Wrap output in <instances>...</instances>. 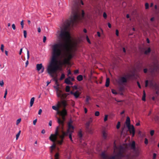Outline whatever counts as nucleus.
Returning <instances> with one entry per match:
<instances>
[{"mask_svg":"<svg viewBox=\"0 0 159 159\" xmlns=\"http://www.w3.org/2000/svg\"><path fill=\"white\" fill-rule=\"evenodd\" d=\"M80 17L77 13H75L70 20L66 22L63 29L61 30L59 34V39L61 42L55 43L51 46L52 57L47 68L48 73L52 77H54V74L60 69L58 64L57 58L61 56L64 50L68 53L67 58L70 61L73 56V54L70 52L71 47L70 44V36L68 30L70 26H74L80 20Z\"/></svg>","mask_w":159,"mask_h":159,"instance_id":"nucleus-1","label":"nucleus"},{"mask_svg":"<svg viewBox=\"0 0 159 159\" xmlns=\"http://www.w3.org/2000/svg\"><path fill=\"white\" fill-rule=\"evenodd\" d=\"M73 121L71 120H70L68 123V129L66 132L61 130V132L59 131V126L57 127L55 133L54 134H51L49 138V139L52 142L56 141L57 138V136H58L61 139L60 140H57V143L59 145H61L63 142L64 137L69 135V138L70 140L72 142V134L74 132V127L72 125Z\"/></svg>","mask_w":159,"mask_h":159,"instance_id":"nucleus-2","label":"nucleus"},{"mask_svg":"<svg viewBox=\"0 0 159 159\" xmlns=\"http://www.w3.org/2000/svg\"><path fill=\"white\" fill-rule=\"evenodd\" d=\"M124 150V149L122 146H120L117 148L115 144L114 148V153L116 154L115 156H109L104 152L102 153L101 156L103 159H131L129 155H124L123 152Z\"/></svg>","mask_w":159,"mask_h":159,"instance_id":"nucleus-3","label":"nucleus"},{"mask_svg":"<svg viewBox=\"0 0 159 159\" xmlns=\"http://www.w3.org/2000/svg\"><path fill=\"white\" fill-rule=\"evenodd\" d=\"M129 75L128 74L125 75V76L120 77L117 80V82L120 84H122L124 83H125L127 82V79L129 77Z\"/></svg>","mask_w":159,"mask_h":159,"instance_id":"nucleus-4","label":"nucleus"},{"mask_svg":"<svg viewBox=\"0 0 159 159\" xmlns=\"http://www.w3.org/2000/svg\"><path fill=\"white\" fill-rule=\"evenodd\" d=\"M62 120H61L59 118H57V122L61 126V130L63 129V126L64 125V122L65 120V116H61Z\"/></svg>","mask_w":159,"mask_h":159,"instance_id":"nucleus-5","label":"nucleus"},{"mask_svg":"<svg viewBox=\"0 0 159 159\" xmlns=\"http://www.w3.org/2000/svg\"><path fill=\"white\" fill-rule=\"evenodd\" d=\"M129 133L132 134V137H134L135 133V130L133 125L129 126V127H127Z\"/></svg>","mask_w":159,"mask_h":159,"instance_id":"nucleus-6","label":"nucleus"},{"mask_svg":"<svg viewBox=\"0 0 159 159\" xmlns=\"http://www.w3.org/2000/svg\"><path fill=\"white\" fill-rule=\"evenodd\" d=\"M44 68L43 66L42 63L37 64L36 65V70L38 71H39L41 70L40 73H42L44 71Z\"/></svg>","mask_w":159,"mask_h":159,"instance_id":"nucleus-7","label":"nucleus"},{"mask_svg":"<svg viewBox=\"0 0 159 159\" xmlns=\"http://www.w3.org/2000/svg\"><path fill=\"white\" fill-rule=\"evenodd\" d=\"M70 93L71 94L73 95L76 98H78L81 94V93L78 91H76L75 92L71 91L70 92Z\"/></svg>","mask_w":159,"mask_h":159,"instance_id":"nucleus-8","label":"nucleus"},{"mask_svg":"<svg viewBox=\"0 0 159 159\" xmlns=\"http://www.w3.org/2000/svg\"><path fill=\"white\" fill-rule=\"evenodd\" d=\"M58 114H60L61 116H66L67 112L65 108H64L61 111H58Z\"/></svg>","mask_w":159,"mask_h":159,"instance_id":"nucleus-9","label":"nucleus"},{"mask_svg":"<svg viewBox=\"0 0 159 159\" xmlns=\"http://www.w3.org/2000/svg\"><path fill=\"white\" fill-rule=\"evenodd\" d=\"M57 90V95L58 97H60L61 96L62 91L59 89L58 88H56Z\"/></svg>","mask_w":159,"mask_h":159,"instance_id":"nucleus-10","label":"nucleus"},{"mask_svg":"<svg viewBox=\"0 0 159 159\" xmlns=\"http://www.w3.org/2000/svg\"><path fill=\"white\" fill-rule=\"evenodd\" d=\"M102 136L103 139H106L107 136V132L106 131L103 130L102 131Z\"/></svg>","mask_w":159,"mask_h":159,"instance_id":"nucleus-11","label":"nucleus"},{"mask_svg":"<svg viewBox=\"0 0 159 159\" xmlns=\"http://www.w3.org/2000/svg\"><path fill=\"white\" fill-rule=\"evenodd\" d=\"M125 123L127 127H129V126L131 125L130 124V118L128 116L126 118Z\"/></svg>","mask_w":159,"mask_h":159,"instance_id":"nucleus-12","label":"nucleus"},{"mask_svg":"<svg viewBox=\"0 0 159 159\" xmlns=\"http://www.w3.org/2000/svg\"><path fill=\"white\" fill-rule=\"evenodd\" d=\"M70 77H69L68 78H66L65 80V83L67 84H72V82L70 81Z\"/></svg>","mask_w":159,"mask_h":159,"instance_id":"nucleus-13","label":"nucleus"},{"mask_svg":"<svg viewBox=\"0 0 159 159\" xmlns=\"http://www.w3.org/2000/svg\"><path fill=\"white\" fill-rule=\"evenodd\" d=\"M130 146L132 149L134 151L135 150V142L134 141H133L132 143L130 144Z\"/></svg>","mask_w":159,"mask_h":159,"instance_id":"nucleus-14","label":"nucleus"},{"mask_svg":"<svg viewBox=\"0 0 159 159\" xmlns=\"http://www.w3.org/2000/svg\"><path fill=\"white\" fill-rule=\"evenodd\" d=\"M69 60L67 58L64 59L62 62V64L63 65L68 64L69 63Z\"/></svg>","mask_w":159,"mask_h":159,"instance_id":"nucleus-15","label":"nucleus"},{"mask_svg":"<svg viewBox=\"0 0 159 159\" xmlns=\"http://www.w3.org/2000/svg\"><path fill=\"white\" fill-rule=\"evenodd\" d=\"M27 60L26 61L25 63L26 66H25L26 67L29 64V61L28 60L29 58V51L27 49Z\"/></svg>","mask_w":159,"mask_h":159,"instance_id":"nucleus-16","label":"nucleus"},{"mask_svg":"<svg viewBox=\"0 0 159 159\" xmlns=\"http://www.w3.org/2000/svg\"><path fill=\"white\" fill-rule=\"evenodd\" d=\"M93 120L92 118H90L89 120L86 123V126L87 128H88L90 124L92 122Z\"/></svg>","mask_w":159,"mask_h":159,"instance_id":"nucleus-17","label":"nucleus"},{"mask_svg":"<svg viewBox=\"0 0 159 159\" xmlns=\"http://www.w3.org/2000/svg\"><path fill=\"white\" fill-rule=\"evenodd\" d=\"M110 84V79L109 78H107L106 80L105 86L106 87H108Z\"/></svg>","mask_w":159,"mask_h":159,"instance_id":"nucleus-18","label":"nucleus"},{"mask_svg":"<svg viewBox=\"0 0 159 159\" xmlns=\"http://www.w3.org/2000/svg\"><path fill=\"white\" fill-rule=\"evenodd\" d=\"M57 140H57V139L56 141H55L54 142H53V144L50 147V149H52L53 150V149L56 148V144H55V142H56V143H57ZM57 144H58L57 143Z\"/></svg>","mask_w":159,"mask_h":159,"instance_id":"nucleus-19","label":"nucleus"},{"mask_svg":"<svg viewBox=\"0 0 159 159\" xmlns=\"http://www.w3.org/2000/svg\"><path fill=\"white\" fill-rule=\"evenodd\" d=\"M83 79V76L81 75H80L77 77V80L79 81H81Z\"/></svg>","mask_w":159,"mask_h":159,"instance_id":"nucleus-20","label":"nucleus"},{"mask_svg":"<svg viewBox=\"0 0 159 159\" xmlns=\"http://www.w3.org/2000/svg\"><path fill=\"white\" fill-rule=\"evenodd\" d=\"M34 97L32 98H31V99L30 100V107H31L33 106V105L34 104Z\"/></svg>","mask_w":159,"mask_h":159,"instance_id":"nucleus-21","label":"nucleus"},{"mask_svg":"<svg viewBox=\"0 0 159 159\" xmlns=\"http://www.w3.org/2000/svg\"><path fill=\"white\" fill-rule=\"evenodd\" d=\"M68 94L65 93H62L61 96L60 98H61L62 99H65L67 95Z\"/></svg>","mask_w":159,"mask_h":159,"instance_id":"nucleus-22","label":"nucleus"},{"mask_svg":"<svg viewBox=\"0 0 159 159\" xmlns=\"http://www.w3.org/2000/svg\"><path fill=\"white\" fill-rule=\"evenodd\" d=\"M61 104L63 107H65L67 106L66 102L65 101H63L61 102Z\"/></svg>","mask_w":159,"mask_h":159,"instance_id":"nucleus-23","label":"nucleus"},{"mask_svg":"<svg viewBox=\"0 0 159 159\" xmlns=\"http://www.w3.org/2000/svg\"><path fill=\"white\" fill-rule=\"evenodd\" d=\"M59 104H58L57 107H56L55 106H52V108L53 110H56V111H58V108L59 107Z\"/></svg>","mask_w":159,"mask_h":159,"instance_id":"nucleus-24","label":"nucleus"},{"mask_svg":"<svg viewBox=\"0 0 159 159\" xmlns=\"http://www.w3.org/2000/svg\"><path fill=\"white\" fill-rule=\"evenodd\" d=\"M151 51L150 48H149L147 50H146L144 52V53L146 54H147L149 53Z\"/></svg>","mask_w":159,"mask_h":159,"instance_id":"nucleus-25","label":"nucleus"},{"mask_svg":"<svg viewBox=\"0 0 159 159\" xmlns=\"http://www.w3.org/2000/svg\"><path fill=\"white\" fill-rule=\"evenodd\" d=\"M21 132L20 130L18 133L16 134V139L17 140L19 138V136H20V133Z\"/></svg>","mask_w":159,"mask_h":159,"instance_id":"nucleus-26","label":"nucleus"},{"mask_svg":"<svg viewBox=\"0 0 159 159\" xmlns=\"http://www.w3.org/2000/svg\"><path fill=\"white\" fill-rule=\"evenodd\" d=\"M4 45L3 44H2L1 45V48H0V49L2 51V52H3L4 51Z\"/></svg>","mask_w":159,"mask_h":159,"instance_id":"nucleus-27","label":"nucleus"},{"mask_svg":"<svg viewBox=\"0 0 159 159\" xmlns=\"http://www.w3.org/2000/svg\"><path fill=\"white\" fill-rule=\"evenodd\" d=\"M111 92L113 94H115V95L117 94V93L115 90L114 89H112L111 90Z\"/></svg>","mask_w":159,"mask_h":159,"instance_id":"nucleus-28","label":"nucleus"},{"mask_svg":"<svg viewBox=\"0 0 159 159\" xmlns=\"http://www.w3.org/2000/svg\"><path fill=\"white\" fill-rule=\"evenodd\" d=\"M66 92H69L70 91V87L69 86H67L66 88Z\"/></svg>","mask_w":159,"mask_h":159,"instance_id":"nucleus-29","label":"nucleus"},{"mask_svg":"<svg viewBox=\"0 0 159 159\" xmlns=\"http://www.w3.org/2000/svg\"><path fill=\"white\" fill-rule=\"evenodd\" d=\"M78 135L80 138H81L82 137V134L81 131H79Z\"/></svg>","mask_w":159,"mask_h":159,"instance_id":"nucleus-30","label":"nucleus"},{"mask_svg":"<svg viewBox=\"0 0 159 159\" xmlns=\"http://www.w3.org/2000/svg\"><path fill=\"white\" fill-rule=\"evenodd\" d=\"M120 121L118 122L117 123V124L116 125V128L117 129H118L120 128Z\"/></svg>","mask_w":159,"mask_h":159,"instance_id":"nucleus-31","label":"nucleus"},{"mask_svg":"<svg viewBox=\"0 0 159 159\" xmlns=\"http://www.w3.org/2000/svg\"><path fill=\"white\" fill-rule=\"evenodd\" d=\"M24 33V37L25 38H26L27 37V32L26 30H24L23 31Z\"/></svg>","mask_w":159,"mask_h":159,"instance_id":"nucleus-32","label":"nucleus"},{"mask_svg":"<svg viewBox=\"0 0 159 159\" xmlns=\"http://www.w3.org/2000/svg\"><path fill=\"white\" fill-rule=\"evenodd\" d=\"M65 77V75L64 74H62L61 75V77L60 78V80H62L63 79H64Z\"/></svg>","mask_w":159,"mask_h":159,"instance_id":"nucleus-33","label":"nucleus"},{"mask_svg":"<svg viewBox=\"0 0 159 159\" xmlns=\"http://www.w3.org/2000/svg\"><path fill=\"white\" fill-rule=\"evenodd\" d=\"M145 5L146 9H148L149 8V4L148 3H146Z\"/></svg>","mask_w":159,"mask_h":159,"instance_id":"nucleus-34","label":"nucleus"},{"mask_svg":"<svg viewBox=\"0 0 159 159\" xmlns=\"http://www.w3.org/2000/svg\"><path fill=\"white\" fill-rule=\"evenodd\" d=\"M90 98L88 96H87L86 98V101L87 102V103H89V100H90Z\"/></svg>","mask_w":159,"mask_h":159,"instance_id":"nucleus-35","label":"nucleus"},{"mask_svg":"<svg viewBox=\"0 0 159 159\" xmlns=\"http://www.w3.org/2000/svg\"><path fill=\"white\" fill-rule=\"evenodd\" d=\"M58 157L59 153H57L55 155V159H58Z\"/></svg>","mask_w":159,"mask_h":159,"instance_id":"nucleus-36","label":"nucleus"},{"mask_svg":"<svg viewBox=\"0 0 159 159\" xmlns=\"http://www.w3.org/2000/svg\"><path fill=\"white\" fill-rule=\"evenodd\" d=\"M21 119L20 118L19 119L16 120V124L18 125L21 121Z\"/></svg>","mask_w":159,"mask_h":159,"instance_id":"nucleus-37","label":"nucleus"},{"mask_svg":"<svg viewBox=\"0 0 159 159\" xmlns=\"http://www.w3.org/2000/svg\"><path fill=\"white\" fill-rule=\"evenodd\" d=\"M100 114L99 112L98 111H96L95 113V115L96 116H98Z\"/></svg>","mask_w":159,"mask_h":159,"instance_id":"nucleus-38","label":"nucleus"},{"mask_svg":"<svg viewBox=\"0 0 159 159\" xmlns=\"http://www.w3.org/2000/svg\"><path fill=\"white\" fill-rule=\"evenodd\" d=\"M108 116L107 115H105V117L104 118V121L105 122L107 120V118H108Z\"/></svg>","mask_w":159,"mask_h":159,"instance_id":"nucleus-39","label":"nucleus"},{"mask_svg":"<svg viewBox=\"0 0 159 159\" xmlns=\"http://www.w3.org/2000/svg\"><path fill=\"white\" fill-rule=\"evenodd\" d=\"M154 130H152L150 131V134L151 136H153L154 134Z\"/></svg>","mask_w":159,"mask_h":159,"instance_id":"nucleus-40","label":"nucleus"},{"mask_svg":"<svg viewBox=\"0 0 159 159\" xmlns=\"http://www.w3.org/2000/svg\"><path fill=\"white\" fill-rule=\"evenodd\" d=\"M12 27L13 30H16V26L14 24L12 25Z\"/></svg>","mask_w":159,"mask_h":159,"instance_id":"nucleus-41","label":"nucleus"},{"mask_svg":"<svg viewBox=\"0 0 159 159\" xmlns=\"http://www.w3.org/2000/svg\"><path fill=\"white\" fill-rule=\"evenodd\" d=\"M4 83L3 81H0V85L1 87H2L3 86Z\"/></svg>","mask_w":159,"mask_h":159,"instance_id":"nucleus-42","label":"nucleus"},{"mask_svg":"<svg viewBox=\"0 0 159 159\" xmlns=\"http://www.w3.org/2000/svg\"><path fill=\"white\" fill-rule=\"evenodd\" d=\"M144 143L145 144H147L148 143V140L147 138H145V139Z\"/></svg>","mask_w":159,"mask_h":159,"instance_id":"nucleus-43","label":"nucleus"},{"mask_svg":"<svg viewBox=\"0 0 159 159\" xmlns=\"http://www.w3.org/2000/svg\"><path fill=\"white\" fill-rule=\"evenodd\" d=\"M79 71L78 70H75L74 71V74H75L79 73Z\"/></svg>","mask_w":159,"mask_h":159,"instance_id":"nucleus-44","label":"nucleus"},{"mask_svg":"<svg viewBox=\"0 0 159 159\" xmlns=\"http://www.w3.org/2000/svg\"><path fill=\"white\" fill-rule=\"evenodd\" d=\"M148 80H146L145 81V86L146 87H147L148 86Z\"/></svg>","mask_w":159,"mask_h":159,"instance_id":"nucleus-45","label":"nucleus"},{"mask_svg":"<svg viewBox=\"0 0 159 159\" xmlns=\"http://www.w3.org/2000/svg\"><path fill=\"white\" fill-rule=\"evenodd\" d=\"M86 39H87V42L89 43H90V40L89 39V38H88V36H86Z\"/></svg>","mask_w":159,"mask_h":159,"instance_id":"nucleus-46","label":"nucleus"},{"mask_svg":"<svg viewBox=\"0 0 159 159\" xmlns=\"http://www.w3.org/2000/svg\"><path fill=\"white\" fill-rule=\"evenodd\" d=\"M42 112V110L41 109H39V112H38V114L39 115H41V113Z\"/></svg>","mask_w":159,"mask_h":159,"instance_id":"nucleus-47","label":"nucleus"},{"mask_svg":"<svg viewBox=\"0 0 159 159\" xmlns=\"http://www.w3.org/2000/svg\"><path fill=\"white\" fill-rule=\"evenodd\" d=\"M156 154L155 153H154L153 154V158L152 159H156Z\"/></svg>","mask_w":159,"mask_h":159,"instance_id":"nucleus-48","label":"nucleus"},{"mask_svg":"<svg viewBox=\"0 0 159 159\" xmlns=\"http://www.w3.org/2000/svg\"><path fill=\"white\" fill-rule=\"evenodd\" d=\"M103 16L105 18H106L107 17V15L105 12H104L103 14Z\"/></svg>","mask_w":159,"mask_h":159,"instance_id":"nucleus-49","label":"nucleus"},{"mask_svg":"<svg viewBox=\"0 0 159 159\" xmlns=\"http://www.w3.org/2000/svg\"><path fill=\"white\" fill-rule=\"evenodd\" d=\"M37 119H36L35 120H34L33 121V125H36V123L37 122Z\"/></svg>","mask_w":159,"mask_h":159,"instance_id":"nucleus-50","label":"nucleus"},{"mask_svg":"<svg viewBox=\"0 0 159 159\" xmlns=\"http://www.w3.org/2000/svg\"><path fill=\"white\" fill-rule=\"evenodd\" d=\"M137 84H138V85L139 87L140 88V89H141V86L139 83V82H138V81H137Z\"/></svg>","mask_w":159,"mask_h":159,"instance_id":"nucleus-51","label":"nucleus"},{"mask_svg":"<svg viewBox=\"0 0 159 159\" xmlns=\"http://www.w3.org/2000/svg\"><path fill=\"white\" fill-rule=\"evenodd\" d=\"M46 40V37L44 36L43 38V41L44 43H45Z\"/></svg>","mask_w":159,"mask_h":159,"instance_id":"nucleus-52","label":"nucleus"},{"mask_svg":"<svg viewBox=\"0 0 159 159\" xmlns=\"http://www.w3.org/2000/svg\"><path fill=\"white\" fill-rule=\"evenodd\" d=\"M116 35L117 36H118V35H119V31H118V30H116Z\"/></svg>","mask_w":159,"mask_h":159,"instance_id":"nucleus-53","label":"nucleus"},{"mask_svg":"<svg viewBox=\"0 0 159 159\" xmlns=\"http://www.w3.org/2000/svg\"><path fill=\"white\" fill-rule=\"evenodd\" d=\"M97 34L98 37H100L101 36V34L99 32H97Z\"/></svg>","mask_w":159,"mask_h":159,"instance_id":"nucleus-54","label":"nucleus"},{"mask_svg":"<svg viewBox=\"0 0 159 159\" xmlns=\"http://www.w3.org/2000/svg\"><path fill=\"white\" fill-rule=\"evenodd\" d=\"M148 70L147 69H144L143 70V71L144 73H146L147 72Z\"/></svg>","mask_w":159,"mask_h":159,"instance_id":"nucleus-55","label":"nucleus"},{"mask_svg":"<svg viewBox=\"0 0 159 159\" xmlns=\"http://www.w3.org/2000/svg\"><path fill=\"white\" fill-rule=\"evenodd\" d=\"M22 48H21L20 49L19 54L20 55L21 54V53L22 52Z\"/></svg>","mask_w":159,"mask_h":159,"instance_id":"nucleus-56","label":"nucleus"},{"mask_svg":"<svg viewBox=\"0 0 159 159\" xmlns=\"http://www.w3.org/2000/svg\"><path fill=\"white\" fill-rule=\"evenodd\" d=\"M115 100L116 101H117L118 102H123V100H116V98L115 99Z\"/></svg>","mask_w":159,"mask_h":159,"instance_id":"nucleus-57","label":"nucleus"},{"mask_svg":"<svg viewBox=\"0 0 159 159\" xmlns=\"http://www.w3.org/2000/svg\"><path fill=\"white\" fill-rule=\"evenodd\" d=\"M52 125V121L51 120H50L49 122V125L51 126Z\"/></svg>","mask_w":159,"mask_h":159,"instance_id":"nucleus-58","label":"nucleus"},{"mask_svg":"<svg viewBox=\"0 0 159 159\" xmlns=\"http://www.w3.org/2000/svg\"><path fill=\"white\" fill-rule=\"evenodd\" d=\"M142 99L143 101H145V97L144 96H143Z\"/></svg>","mask_w":159,"mask_h":159,"instance_id":"nucleus-59","label":"nucleus"},{"mask_svg":"<svg viewBox=\"0 0 159 159\" xmlns=\"http://www.w3.org/2000/svg\"><path fill=\"white\" fill-rule=\"evenodd\" d=\"M5 54L7 56H8V51H6V50H5Z\"/></svg>","mask_w":159,"mask_h":159,"instance_id":"nucleus-60","label":"nucleus"},{"mask_svg":"<svg viewBox=\"0 0 159 159\" xmlns=\"http://www.w3.org/2000/svg\"><path fill=\"white\" fill-rule=\"evenodd\" d=\"M84 111L85 113H86L87 112V109L86 108H84Z\"/></svg>","mask_w":159,"mask_h":159,"instance_id":"nucleus-61","label":"nucleus"},{"mask_svg":"<svg viewBox=\"0 0 159 159\" xmlns=\"http://www.w3.org/2000/svg\"><path fill=\"white\" fill-rule=\"evenodd\" d=\"M20 25H24V24L23 20H22V21L21 22Z\"/></svg>","mask_w":159,"mask_h":159,"instance_id":"nucleus-62","label":"nucleus"},{"mask_svg":"<svg viewBox=\"0 0 159 159\" xmlns=\"http://www.w3.org/2000/svg\"><path fill=\"white\" fill-rule=\"evenodd\" d=\"M38 31L39 33H40L41 32V29L40 27H39L38 28Z\"/></svg>","mask_w":159,"mask_h":159,"instance_id":"nucleus-63","label":"nucleus"},{"mask_svg":"<svg viewBox=\"0 0 159 159\" xmlns=\"http://www.w3.org/2000/svg\"><path fill=\"white\" fill-rule=\"evenodd\" d=\"M108 26L109 28H111V25L109 23H108Z\"/></svg>","mask_w":159,"mask_h":159,"instance_id":"nucleus-64","label":"nucleus"}]
</instances>
